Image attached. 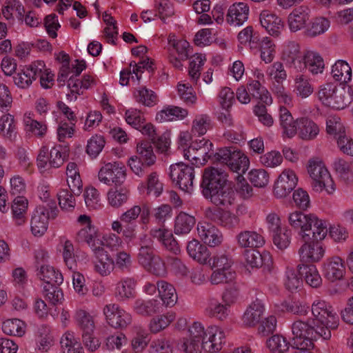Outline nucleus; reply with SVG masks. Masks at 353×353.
<instances>
[{"instance_id": "obj_4", "label": "nucleus", "mask_w": 353, "mask_h": 353, "mask_svg": "<svg viewBox=\"0 0 353 353\" xmlns=\"http://www.w3.org/2000/svg\"><path fill=\"white\" fill-rule=\"evenodd\" d=\"M137 154L130 158L128 165L132 171L139 176L148 173L150 166L156 162L153 148L148 141L139 143L137 145Z\"/></svg>"}, {"instance_id": "obj_20", "label": "nucleus", "mask_w": 353, "mask_h": 353, "mask_svg": "<svg viewBox=\"0 0 353 353\" xmlns=\"http://www.w3.org/2000/svg\"><path fill=\"white\" fill-rule=\"evenodd\" d=\"M41 68H39L36 63L26 65L13 77L14 84L19 88H28L37 79V74L41 73Z\"/></svg>"}, {"instance_id": "obj_58", "label": "nucleus", "mask_w": 353, "mask_h": 353, "mask_svg": "<svg viewBox=\"0 0 353 353\" xmlns=\"http://www.w3.org/2000/svg\"><path fill=\"white\" fill-rule=\"evenodd\" d=\"M236 278V272L234 270H225L216 269L210 276V282L213 285L228 283L232 282Z\"/></svg>"}, {"instance_id": "obj_9", "label": "nucleus", "mask_w": 353, "mask_h": 353, "mask_svg": "<svg viewBox=\"0 0 353 353\" xmlns=\"http://www.w3.org/2000/svg\"><path fill=\"white\" fill-rule=\"evenodd\" d=\"M76 319L82 332L83 345L90 352L97 350L101 342L94 336L95 325L92 316L84 310H79L77 312Z\"/></svg>"}, {"instance_id": "obj_23", "label": "nucleus", "mask_w": 353, "mask_h": 353, "mask_svg": "<svg viewBox=\"0 0 353 353\" xmlns=\"http://www.w3.org/2000/svg\"><path fill=\"white\" fill-rule=\"evenodd\" d=\"M345 271L343 260L340 257H332L324 263L323 274L327 280L332 282L341 279Z\"/></svg>"}, {"instance_id": "obj_62", "label": "nucleus", "mask_w": 353, "mask_h": 353, "mask_svg": "<svg viewBox=\"0 0 353 353\" xmlns=\"http://www.w3.org/2000/svg\"><path fill=\"white\" fill-rule=\"evenodd\" d=\"M62 256L65 265L70 270L76 269L77 262L72 243L65 240L63 245Z\"/></svg>"}, {"instance_id": "obj_5", "label": "nucleus", "mask_w": 353, "mask_h": 353, "mask_svg": "<svg viewBox=\"0 0 353 353\" xmlns=\"http://www.w3.org/2000/svg\"><path fill=\"white\" fill-rule=\"evenodd\" d=\"M314 319L312 323L323 326L329 331L336 330L339 324V319L332 305L322 299H315L311 305Z\"/></svg>"}, {"instance_id": "obj_37", "label": "nucleus", "mask_w": 353, "mask_h": 353, "mask_svg": "<svg viewBox=\"0 0 353 353\" xmlns=\"http://www.w3.org/2000/svg\"><path fill=\"white\" fill-rule=\"evenodd\" d=\"M70 148L68 145H58L53 147L49 153V165L52 168L61 167L68 159Z\"/></svg>"}, {"instance_id": "obj_52", "label": "nucleus", "mask_w": 353, "mask_h": 353, "mask_svg": "<svg viewBox=\"0 0 353 353\" xmlns=\"http://www.w3.org/2000/svg\"><path fill=\"white\" fill-rule=\"evenodd\" d=\"M61 284H45L43 285V294L47 300L52 305H56L63 299V294L59 288Z\"/></svg>"}, {"instance_id": "obj_24", "label": "nucleus", "mask_w": 353, "mask_h": 353, "mask_svg": "<svg viewBox=\"0 0 353 353\" xmlns=\"http://www.w3.org/2000/svg\"><path fill=\"white\" fill-rule=\"evenodd\" d=\"M265 307L261 301L256 299L246 309L242 316V321L246 327H253L258 324L263 316Z\"/></svg>"}, {"instance_id": "obj_45", "label": "nucleus", "mask_w": 353, "mask_h": 353, "mask_svg": "<svg viewBox=\"0 0 353 353\" xmlns=\"http://www.w3.org/2000/svg\"><path fill=\"white\" fill-rule=\"evenodd\" d=\"M97 230L93 225H88L83 227L77 234V239L79 242L86 243L93 250L94 248H97Z\"/></svg>"}, {"instance_id": "obj_32", "label": "nucleus", "mask_w": 353, "mask_h": 353, "mask_svg": "<svg viewBox=\"0 0 353 353\" xmlns=\"http://www.w3.org/2000/svg\"><path fill=\"white\" fill-rule=\"evenodd\" d=\"M298 134L303 140L314 139L319 133L318 125L308 117L298 118Z\"/></svg>"}, {"instance_id": "obj_30", "label": "nucleus", "mask_w": 353, "mask_h": 353, "mask_svg": "<svg viewBox=\"0 0 353 353\" xmlns=\"http://www.w3.org/2000/svg\"><path fill=\"white\" fill-rule=\"evenodd\" d=\"M236 238L241 248H256L263 246L265 243L263 237L255 231H242Z\"/></svg>"}, {"instance_id": "obj_16", "label": "nucleus", "mask_w": 353, "mask_h": 353, "mask_svg": "<svg viewBox=\"0 0 353 353\" xmlns=\"http://www.w3.org/2000/svg\"><path fill=\"white\" fill-rule=\"evenodd\" d=\"M197 230L201 240L210 247L219 246L223 241L222 232L211 223H199Z\"/></svg>"}, {"instance_id": "obj_18", "label": "nucleus", "mask_w": 353, "mask_h": 353, "mask_svg": "<svg viewBox=\"0 0 353 353\" xmlns=\"http://www.w3.org/2000/svg\"><path fill=\"white\" fill-rule=\"evenodd\" d=\"M246 263L251 268H262L264 272H270L272 268V256L268 252L261 253L256 249L245 252Z\"/></svg>"}, {"instance_id": "obj_29", "label": "nucleus", "mask_w": 353, "mask_h": 353, "mask_svg": "<svg viewBox=\"0 0 353 353\" xmlns=\"http://www.w3.org/2000/svg\"><path fill=\"white\" fill-rule=\"evenodd\" d=\"M279 118L283 134L288 138L294 137L298 133V119H294L290 112L285 107L280 108Z\"/></svg>"}, {"instance_id": "obj_13", "label": "nucleus", "mask_w": 353, "mask_h": 353, "mask_svg": "<svg viewBox=\"0 0 353 353\" xmlns=\"http://www.w3.org/2000/svg\"><path fill=\"white\" fill-rule=\"evenodd\" d=\"M205 217L214 223L232 229L239 223V219L230 211L216 207L208 208L205 211Z\"/></svg>"}, {"instance_id": "obj_38", "label": "nucleus", "mask_w": 353, "mask_h": 353, "mask_svg": "<svg viewBox=\"0 0 353 353\" xmlns=\"http://www.w3.org/2000/svg\"><path fill=\"white\" fill-rule=\"evenodd\" d=\"M195 219L185 212H180L175 219L174 233L178 235L188 234L195 224Z\"/></svg>"}, {"instance_id": "obj_41", "label": "nucleus", "mask_w": 353, "mask_h": 353, "mask_svg": "<svg viewBox=\"0 0 353 353\" xmlns=\"http://www.w3.org/2000/svg\"><path fill=\"white\" fill-rule=\"evenodd\" d=\"M188 110L186 109L170 105L161 110L157 114V120L160 122L170 121L175 119H182L188 115Z\"/></svg>"}, {"instance_id": "obj_17", "label": "nucleus", "mask_w": 353, "mask_h": 353, "mask_svg": "<svg viewBox=\"0 0 353 353\" xmlns=\"http://www.w3.org/2000/svg\"><path fill=\"white\" fill-rule=\"evenodd\" d=\"M94 256V270L100 275H109L114 269V259L101 246L94 248L92 250Z\"/></svg>"}, {"instance_id": "obj_63", "label": "nucleus", "mask_w": 353, "mask_h": 353, "mask_svg": "<svg viewBox=\"0 0 353 353\" xmlns=\"http://www.w3.org/2000/svg\"><path fill=\"white\" fill-rule=\"evenodd\" d=\"M239 295V285L234 283L232 285L228 286L223 291L221 295L222 302L230 307L238 301Z\"/></svg>"}, {"instance_id": "obj_44", "label": "nucleus", "mask_w": 353, "mask_h": 353, "mask_svg": "<svg viewBox=\"0 0 353 353\" xmlns=\"http://www.w3.org/2000/svg\"><path fill=\"white\" fill-rule=\"evenodd\" d=\"M136 281L133 278L127 277L117 284L116 293L123 300H128L135 296L134 288Z\"/></svg>"}, {"instance_id": "obj_33", "label": "nucleus", "mask_w": 353, "mask_h": 353, "mask_svg": "<svg viewBox=\"0 0 353 353\" xmlns=\"http://www.w3.org/2000/svg\"><path fill=\"white\" fill-rule=\"evenodd\" d=\"M299 274L303 276L310 286L314 288H319L322 284V279L314 265H299Z\"/></svg>"}, {"instance_id": "obj_10", "label": "nucleus", "mask_w": 353, "mask_h": 353, "mask_svg": "<svg viewBox=\"0 0 353 353\" xmlns=\"http://www.w3.org/2000/svg\"><path fill=\"white\" fill-rule=\"evenodd\" d=\"M170 176L173 182L185 192L193 190L194 168L183 162L172 164L170 167Z\"/></svg>"}, {"instance_id": "obj_47", "label": "nucleus", "mask_w": 353, "mask_h": 353, "mask_svg": "<svg viewBox=\"0 0 353 353\" xmlns=\"http://www.w3.org/2000/svg\"><path fill=\"white\" fill-rule=\"evenodd\" d=\"M128 190L126 188H111L108 193L109 203L114 208H119L125 203L128 199Z\"/></svg>"}, {"instance_id": "obj_19", "label": "nucleus", "mask_w": 353, "mask_h": 353, "mask_svg": "<svg viewBox=\"0 0 353 353\" xmlns=\"http://www.w3.org/2000/svg\"><path fill=\"white\" fill-rule=\"evenodd\" d=\"M304 243L299 250L301 261L314 263L320 261L324 255V249L319 241H303Z\"/></svg>"}, {"instance_id": "obj_34", "label": "nucleus", "mask_w": 353, "mask_h": 353, "mask_svg": "<svg viewBox=\"0 0 353 353\" xmlns=\"http://www.w3.org/2000/svg\"><path fill=\"white\" fill-rule=\"evenodd\" d=\"M31 231L34 236H42L48 225V216L43 208H37L34 212L30 222Z\"/></svg>"}, {"instance_id": "obj_14", "label": "nucleus", "mask_w": 353, "mask_h": 353, "mask_svg": "<svg viewBox=\"0 0 353 353\" xmlns=\"http://www.w3.org/2000/svg\"><path fill=\"white\" fill-rule=\"evenodd\" d=\"M297 182L298 178L293 170H283L274 183V196L280 199L286 197L295 188Z\"/></svg>"}, {"instance_id": "obj_54", "label": "nucleus", "mask_w": 353, "mask_h": 353, "mask_svg": "<svg viewBox=\"0 0 353 353\" xmlns=\"http://www.w3.org/2000/svg\"><path fill=\"white\" fill-rule=\"evenodd\" d=\"M105 144L104 137L96 134L88 141L86 146V153L92 158H96L102 151Z\"/></svg>"}, {"instance_id": "obj_39", "label": "nucleus", "mask_w": 353, "mask_h": 353, "mask_svg": "<svg viewBox=\"0 0 353 353\" xmlns=\"http://www.w3.org/2000/svg\"><path fill=\"white\" fill-rule=\"evenodd\" d=\"M28 205V200L23 196H17L14 199L12 205V212L16 225H21L26 221L25 215Z\"/></svg>"}, {"instance_id": "obj_49", "label": "nucleus", "mask_w": 353, "mask_h": 353, "mask_svg": "<svg viewBox=\"0 0 353 353\" xmlns=\"http://www.w3.org/2000/svg\"><path fill=\"white\" fill-rule=\"evenodd\" d=\"M267 346L272 353H285L290 346L287 339L281 335H273L267 341Z\"/></svg>"}, {"instance_id": "obj_42", "label": "nucleus", "mask_w": 353, "mask_h": 353, "mask_svg": "<svg viewBox=\"0 0 353 353\" xmlns=\"http://www.w3.org/2000/svg\"><path fill=\"white\" fill-rule=\"evenodd\" d=\"M0 133L3 137L10 141L16 139L17 132L13 116L8 114L0 118Z\"/></svg>"}, {"instance_id": "obj_27", "label": "nucleus", "mask_w": 353, "mask_h": 353, "mask_svg": "<svg viewBox=\"0 0 353 353\" xmlns=\"http://www.w3.org/2000/svg\"><path fill=\"white\" fill-rule=\"evenodd\" d=\"M310 10L302 6L295 8L288 16V25L292 32H296L303 28L310 19Z\"/></svg>"}, {"instance_id": "obj_21", "label": "nucleus", "mask_w": 353, "mask_h": 353, "mask_svg": "<svg viewBox=\"0 0 353 353\" xmlns=\"http://www.w3.org/2000/svg\"><path fill=\"white\" fill-rule=\"evenodd\" d=\"M314 219L311 223L310 229H307L302 234V241H319L327 235L328 229L325 221L319 219L315 214L312 216Z\"/></svg>"}, {"instance_id": "obj_53", "label": "nucleus", "mask_w": 353, "mask_h": 353, "mask_svg": "<svg viewBox=\"0 0 353 353\" xmlns=\"http://www.w3.org/2000/svg\"><path fill=\"white\" fill-rule=\"evenodd\" d=\"M248 88L253 97L260 99L265 104L271 103L272 98L268 91L261 85L258 80H254L250 83Z\"/></svg>"}, {"instance_id": "obj_48", "label": "nucleus", "mask_w": 353, "mask_h": 353, "mask_svg": "<svg viewBox=\"0 0 353 353\" xmlns=\"http://www.w3.org/2000/svg\"><path fill=\"white\" fill-rule=\"evenodd\" d=\"M60 344L63 353H83L81 343L74 340L71 333H65L61 337Z\"/></svg>"}, {"instance_id": "obj_6", "label": "nucleus", "mask_w": 353, "mask_h": 353, "mask_svg": "<svg viewBox=\"0 0 353 353\" xmlns=\"http://www.w3.org/2000/svg\"><path fill=\"white\" fill-rule=\"evenodd\" d=\"M215 161L224 164L239 174H244L248 169L250 161L247 156L239 150L227 148H220L214 154Z\"/></svg>"}, {"instance_id": "obj_15", "label": "nucleus", "mask_w": 353, "mask_h": 353, "mask_svg": "<svg viewBox=\"0 0 353 353\" xmlns=\"http://www.w3.org/2000/svg\"><path fill=\"white\" fill-rule=\"evenodd\" d=\"M325 63L322 57L317 52L307 51L303 52V61L296 65L297 72L308 70L312 74H321L323 72Z\"/></svg>"}, {"instance_id": "obj_2", "label": "nucleus", "mask_w": 353, "mask_h": 353, "mask_svg": "<svg viewBox=\"0 0 353 353\" xmlns=\"http://www.w3.org/2000/svg\"><path fill=\"white\" fill-rule=\"evenodd\" d=\"M201 188L203 196L216 206L227 207L234 201V192L228 185L227 175L218 168L204 169Z\"/></svg>"}, {"instance_id": "obj_1", "label": "nucleus", "mask_w": 353, "mask_h": 353, "mask_svg": "<svg viewBox=\"0 0 353 353\" xmlns=\"http://www.w3.org/2000/svg\"><path fill=\"white\" fill-rule=\"evenodd\" d=\"M190 336L181 345L185 353H201V350L214 353L220 351L225 343V334L216 326L208 327L206 330L201 323L194 322L189 327Z\"/></svg>"}, {"instance_id": "obj_7", "label": "nucleus", "mask_w": 353, "mask_h": 353, "mask_svg": "<svg viewBox=\"0 0 353 353\" xmlns=\"http://www.w3.org/2000/svg\"><path fill=\"white\" fill-rule=\"evenodd\" d=\"M292 332L294 336L293 341H310L317 337H321L324 340H329L331 338V332L323 326L316 323L310 324L308 322L296 321L292 325Z\"/></svg>"}, {"instance_id": "obj_31", "label": "nucleus", "mask_w": 353, "mask_h": 353, "mask_svg": "<svg viewBox=\"0 0 353 353\" xmlns=\"http://www.w3.org/2000/svg\"><path fill=\"white\" fill-rule=\"evenodd\" d=\"M133 308L138 314L149 316L161 312L163 304L156 299L145 301L139 299L135 301Z\"/></svg>"}, {"instance_id": "obj_60", "label": "nucleus", "mask_w": 353, "mask_h": 353, "mask_svg": "<svg viewBox=\"0 0 353 353\" xmlns=\"http://www.w3.org/2000/svg\"><path fill=\"white\" fill-rule=\"evenodd\" d=\"M60 207L65 210H72L76 205L75 196L70 190L62 189L57 194Z\"/></svg>"}, {"instance_id": "obj_55", "label": "nucleus", "mask_w": 353, "mask_h": 353, "mask_svg": "<svg viewBox=\"0 0 353 353\" xmlns=\"http://www.w3.org/2000/svg\"><path fill=\"white\" fill-rule=\"evenodd\" d=\"M175 319L174 313H168L166 315H161L154 317L150 323V331L157 333L167 327Z\"/></svg>"}, {"instance_id": "obj_40", "label": "nucleus", "mask_w": 353, "mask_h": 353, "mask_svg": "<svg viewBox=\"0 0 353 353\" xmlns=\"http://www.w3.org/2000/svg\"><path fill=\"white\" fill-rule=\"evenodd\" d=\"M332 75L336 81L347 83L352 78V68L345 61L338 60L332 65Z\"/></svg>"}, {"instance_id": "obj_22", "label": "nucleus", "mask_w": 353, "mask_h": 353, "mask_svg": "<svg viewBox=\"0 0 353 353\" xmlns=\"http://www.w3.org/2000/svg\"><path fill=\"white\" fill-rule=\"evenodd\" d=\"M249 14V7L243 3L239 2L230 6L226 15L228 23L234 26L242 25L247 21Z\"/></svg>"}, {"instance_id": "obj_59", "label": "nucleus", "mask_w": 353, "mask_h": 353, "mask_svg": "<svg viewBox=\"0 0 353 353\" xmlns=\"http://www.w3.org/2000/svg\"><path fill=\"white\" fill-rule=\"evenodd\" d=\"M330 27V21L324 17L315 18L310 26L307 29L306 34L309 37H316L324 33Z\"/></svg>"}, {"instance_id": "obj_64", "label": "nucleus", "mask_w": 353, "mask_h": 353, "mask_svg": "<svg viewBox=\"0 0 353 353\" xmlns=\"http://www.w3.org/2000/svg\"><path fill=\"white\" fill-rule=\"evenodd\" d=\"M211 128V120L206 114L198 116L193 121L192 132L202 136Z\"/></svg>"}, {"instance_id": "obj_36", "label": "nucleus", "mask_w": 353, "mask_h": 353, "mask_svg": "<svg viewBox=\"0 0 353 353\" xmlns=\"http://www.w3.org/2000/svg\"><path fill=\"white\" fill-rule=\"evenodd\" d=\"M157 290L163 304L166 307L174 306L177 301V294L174 286L165 281L157 282Z\"/></svg>"}, {"instance_id": "obj_12", "label": "nucleus", "mask_w": 353, "mask_h": 353, "mask_svg": "<svg viewBox=\"0 0 353 353\" xmlns=\"http://www.w3.org/2000/svg\"><path fill=\"white\" fill-rule=\"evenodd\" d=\"M103 313L108 323L114 328H126L132 321L131 314L115 303L106 305Z\"/></svg>"}, {"instance_id": "obj_51", "label": "nucleus", "mask_w": 353, "mask_h": 353, "mask_svg": "<svg viewBox=\"0 0 353 353\" xmlns=\"http://www.w3.org/2000/svg\"><path fill=\"white\" fill-rule=\"evenodd\" d=\"M294 91L301 98H306L312 93L313 88L305 76L299 74L294 79Z\"/></svg>"}, {"instance_id": "obj_28", "label": "nucleus", "mask_w": 353, "mask_h": 353, "mask_svg": "<svg viewBox=\"0 0 353 353\" xmlns=\"http://www.w3.org/2000/svg\"><path fill=\"white\" fill-rule=\"evenodd\" d=\"M314 214H305L301 211H294L290 213L288 217V223L295 230H299V234L302 238V234L308 228L310 229L312 219Z\"/></svg>"}, {"instance_id": "obj_43", "label": "nucleus", "mask_w": 353, "mask_h": 353, "mask_svg": "<svg viewBox=\"0 0 353 353\" xmlns=\"http://www.w3.org/2000/svg\"><path fill=\"white\" fill-rule=\"evenodd\" d=\"M37 275L45 284H61L63 281L61 273L50 265H41Z\"/></svg>"}, {"instance_id": "obj_61", "label": "nucleus", "mask_w": 353, "mask_h": 353, "mask_svg": "<svg viewBox=\"0 0 353 353\" xmlns=\"http://www.w3.org/2000/svg\"><path fill=\"white\" fill-rule=\"evenodd\" d=\"M282 305L286 311L300 316H305L310 309V306L305 301L296 299L290 302L285 301Z\"/></svg>"}, {"instance_id": "obj_3", "label": "nucleus", "mask_w": 353, "mask_h": 353, "mask_svg": "<svg viewBox=\"0 0 353 353\" xmlns=\"http://www.w3.org/2000/svg\"><path fill=\"white\" fill-rule=\"evenodd\" d=\"M137 261L141 266L155 275L161 276L165 272L163 261L155 254L152 241L150 239H146V236L140 241Z\"/></svg>"}, {"instance_id": "obj_25", "label": "nucleus", "mask_w": 353, "mask_h": 353, "mask_svg": "<svg viewBox=\"0 0 353 353\" xmlns=\"http://www.w3.org/2000/svg\"><path fill=\"white\" fill-rule=\"evenodd\" d=\"M303 53L301 52L300 46L295 41H289L284 46L282 59L286 65L296 71L298 63L303 61Z\"/></svg>"}, {"instance_id": "obj_56", "label": "nucleus", "mask_w": 353, "mask_h": 353, "mask_svg": "<svg viewBox=\"0 0 353 353\" xmlns=\"http://www.w3.org/2000/svg\"><path fill=\"white\" fill-rule=\"evenodd\" d=\"M274 245L279 250H283L290 243L291 231L284 228L279 230L277 232L271 234Z\"/></svg>"}, {"instance_id": "obj_46", "label": "nucleus", "mask_w": 353, "mask_h": 353, "mask_svg": "<svg viewBox=\"0 0 353 353\" xmlns=\"http://www.w3.org/2000/svg\"><path fill=\"white\" fill-rule=\"evenodd\" d=\"M2 330L8 335L21 336L25 333V323L18 319H8L3 323Z\"/></svg>"}, {"instance_id": "obj_26", "label": "nucleus", "mask_w": 353, "mask_h": 353, "mask_svg": "<svg viewBox=\"0 0 353 353\" xmlns=\"http://www.w3.org/2000/svg\"><path fill=\"white\" fill-rule=\"evenodd\" d=\"M260 23L271 35L277 37L283 28L281 19L268 10H263L260 14Z\"/></svg>"}, {"instance_id": "obj_35", "label": "nucleus", "mask_w": 353, "mask_h": 353, "mask_svg": "<svg viewBox=\"0 0 353 353\" xmlns=\"http://www.w3.org/2000/svg\"><path fill=\"white\" fill-rule=\"evenodd\" d=\"M187 252L190 257L200 263H205L210 255L207 246L195 239L188 242Z\"/></svg>"}, {"instance_id": "obj_8", "label": "nucleus", "mask_w": 353, "mask_h": 353, "mask_svg": "<svg viewBox=\"0 0 353 353\" xmlns=\"http://www.w3.org/2000/svg\"><path fill=\"white\" fill-rule=\"evenodd\" d=\"M307 172L313 180L312 185L316 191L325 189L329 194L334 190V181L323 163L319 159L309 161Z\"/></svg>"}, {"instance_id": "obj_57", "label": "nucleus", "mask_w": 353, "mask_h": 353, "mask_svg": "<svg viewBox=\"0 0 353 353\" xmlns=\"http://www.w3.org/2000/svg\"><path fill=\"white\" fill-rule=\"evenodd\" d=\"M114 268L123 273H129L132 268V261L130 254L125 251L117 253L114 257Z\"/></svg>"}, {"instance_id": "obj_11", "label": "nucleus", "mask_w": 353, "mask_h": 353, "mask_svg": "<svg viewBox=\"0 0 353 353\" xmlns=\"http://www.w3.org/2000/svg\"><path fill=\"white\" fill-rule=\"evenodd\" d=\"M126 178V169L120 162L105 163L99 172V179L104 183L121 186Z\"/></svg>"}, {"instance_id": "obj_50", "label": "nucleus", "mask_w": 353, "mask_h": 353, "mask_svg": "<svg viewBox=\"0 0 353 353\" xmlns=\"http://www.w3.org/2000/svg\"><path fill=\"white\" fill-rule=\"evenodd\" d=\"M134 97L137 102L148 107L153 106L157 101V96L154 92L145 87L136 90L134 92Z\"/></svg>"}]
</instances>
